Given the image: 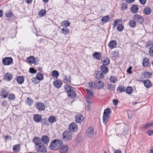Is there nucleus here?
I'll return each instance as SVG.
<instances>
[{
	"label": "nucleus",
	"mask_w": 153,
	"mask_h": 153,
	"mask_svg": "<svg viewBox=\"0 0 153 153\" xmlns=\"http://www.w3.org/2000/svg\"><path fill=\"white\" fill-rule=\"evenodd\" d=\"M33 142L36 145V149L37 152L43 153L47 152L46 147L41 143V139L39 137H34Z\"/></svg>",
	"instance_id": "1"
},
{
	"label": "nucleus",
	"mask_w": 153,
	"mask_h": 153,
	"mask_svg": "<svg viewBox=\"0 0 153 153\" xmlns=\"http://www.w3.org/2000/svg\"><path fill=\"white\" fill-rule=\"evenodd\" d=\"M62 145L63 142L61 140H54L51 143L50 148L52 150H56Z\"/></svg>",
	"instance_id": "2"
},
{
	"label": "nucleus",
	"mask_w": 153,
	"mask_h": 153,
	"mask_svg": "<svg viewBox=\"0 0 153 153\" xmlns=\"http://www.w3.org/2000/svg\"><path fill=\"white\" fill-rule=\"evenodd\" d=\"M62 138L65 141H70L72 138V134L70 131H65L63 133Z\"/></svg>",
	"instance_id": "3"
},
{
	"label": "nucleus",
	"mask_w": 153,
	"mask_h": 153,
	"mask_svg": "<svg viewBox=\"0 0 153 153\" xmlns=\"http://www.w3.org/2000/svg\"><path fill=\"white\" fill-rule=\"evenodd\" d=\"M133 18L136 22H137L139 24H142L144 21L143 17L138 14L134 15Z\"/></svg>",
	"instance_id": "4"
},
{
	"label": "nucleus",
	"mask_w": 153,
	"mask_h": 153,
	"mask_svg": "<svg viewBox=\"0 0 153 153\" xmlns=\"http://www.w3.org/2000/svg\"><path fill=\"white\" fill-rule=\"evenodd\" d=\"M36 109L40 111L44 110L45 108V106L44 104L40 102H37L36 103Z\"/></svg>",
	"instance_id": "5"
},
{
	"label": "nucleus",
	"mask_w": 153,
	"mask_h": 153,
	"mask_svg": "<svg viewBox=\"0 0 153 153\" xmlns=\"http://www.w3.org/2000/svg\"><path fill=\"white\" fill-rule=\"evenodd\" d=\"M94 131L92 127L89 128L87 130L85 134L86 136L88 137H92L94 134Z\"/></svg>",
	"instance_id": "6"
},
{
	"label": "nucleus",
	"mask_w": 153,
	"mask_h": 153,
	"mask_svg": "<svg viewBox=\"0 0 153 153\" xmlns=\"http://www.w3.org/2000/svg\"><path fill=\"white\" fill-rule=\"evenodd\" d=\"M95 87L98 89H100L103 88L104 86V83L101 80H98L96 81L94 84Z\"/></svg>",
	"instance_id": "7"
},
{
	"label": "nucleus",
	"mask_w": 153,
	"mask_h": 153,
	"mask_svg": "<svg viewBox=\"0 0 153 153\" xmlns=\"http://www.w3.org/2000/svg\"><path fill=\"white\" fill-rule=\"evenodd\" d=\"M84 120L83 116L81 114H78L75 117V121L76 123H80L83 122Z\"/></svg>",
	"instance_id": "8"
},
{
	"label": "nucleus",
	"mask_w": 153,
	"mask_h": 153,
	"mask_svg": "<svg viewBox=\"0 0 153 153\" xmlns=\"http://www.w3.org/2000/svg\"><path fill=\"white\" fill-rule=\"evenodd\" d=\"M68 129L70 131L74 132L78 129L77 125L74 123H72L69 125Z\"/></svg>",
	"instance_id": "9"
},
{
	"label": "nucleus",
	"mask_w": 153,
	"mask_h": 153,
	"mask_svg": "<svg viewBox=\"0 0 153 153\" xmlns=\"http://www.w3.org/2000/svg\"><path fill=\"white\" fill-rule=\"evenodd\" d=\"M65 91L67 93L68 95L69 94L71 93L74 90L73 87L67 85H65L64 86Z\"/></svg>",
	"instance_id": "10"
},
{
	"label": "nucleus",
	"mask_w": 153,
	"mask_h": 153,
	"mask_svg": "<svg viewBox=\"0 0 153 153\" xmlns=\"http://www.w3.org/2000/svg\"><path fill=\"white\" fill-rule=\"evenodd\" d=\"M33 118L34 121L37 123L41 122L42 121L41 116L39 114H35L33 115Z\"/></svg>",
	"instance_id": "11"
},
{
	"label": "nucleus",
	"mask_w": 153,
	"mask_h": 153,
	"mask_svg": "<svg viewBox=\"0 0 153 153\" xmlns=\"http://www.w3.org/2000/svg\"><path fill=\"white\" fill-rule=\"evenodd\" d=\"M93 56L94 59L100 60L102 56L101 53L99 52H96L93 53Z\"/></svg>",
	"instance_id": "12"
},
{
	"label": "nucleus",
	"mask_w": 153,
	"mask_h": 153,
	"mask_svg": "<svg viewBox=\"0 0 153 153\" xmlns=\"http://www.w3.org/2000/svg\"><path fill=\"white\" fill-rule=\"evenodd\" d=\"M69 149V147L67 145H65L61 148L59 150V153H67Z\"/></svg>",
	"instance_id": "13"
},
{
	"label": "nucleus",
	"mask_w": 153,
	"mask_h": 153,
	"mask_svg": "<svg viewBox=\"0 0 153 153\" xmlns=\"http://www.w3.org/2000/svg\"><path fill=\"white\" fill-rule=\"evenodd\" d=\"M50 139L47 136L44 135L41 138L42 142L44 144L47 145L49 142Z\"/></svg>",
	"instance_id": "14"
},
{
	"label": "nucleus",
	"mask_w": 153,
	"mask_h": 153,
	"mask_svg": "<svg viewBox=\"0 0 153 153\" xmlns=\"http://www.w3.org/2000/svg\"><path fill=\"white\" fill-rule=\"evenodd\" d=\"M117 45V42L115 40H112L108 44V46L111 49L115 48Z\"/></svg>",
	"instance_id": "15"
},
{
	"label": "nucleus",
	"mask_w": 153,
	"mask_h": 153,
	"mask_svg": "<svg viewBox=\"0 0 153 153\" xmlns=\"http://www.w3.org/2000/svg\"><path fill=\"white\" fill-rule=\"evenodd\" d=\"M53 85L56 88H59L62 85V82L60 80H56L53 82Z\"/></svg>",
	"instance_id": "16"
},
{
	"label": "nucleus",
	"mask_w": 153,
	"mask_h": 153,
	"mask_svg": "<svg viewBox=\"0 0 153 153\" xmlns=\"http://www.w3.org/2000/svg\"><path fill=\"white\" fill-rule=\"evenodd\" d=\"M95 76L98 79H101L104 77V75L102 72L100 71H97L95 74Z\"/></svg>",
	"instance_id": "17"
},
{
	"label": "nucleus",
	"mask_w": 153,
	"mask_h": 153,
	"mask_svg": "<svg viewBox=\"0 0 153 153\" xmlns=\"http://www.w3.org/2000/svg\"><path fill=\"white\" fill-rule=\"evenodd\" d=\"M143 13L146 15H149L151 14L152 12L151 8L148 7H146L143 11Z\"/></svg>",
	"instance_id": "18"
},
{
	"label": "nucleus",
	"mask_w": 153,
	"mask_h": 153,
	"mask_svg": "<svg viewBox=\"0 0 153 153\" xmlns=\"http://www.w3.org/2000/svg\"><path fill=\"white\" fill-rule=\"evenodd\" d=\"M138 6L136 5H133L131 8L132 12L134 13H136L138 12Z\"/></svg>",
	"instance_id": "19"
},
{
	"label": "nucleus",
	"mask_w": 153,
	"mask_h": 153,
	"mask_svg": "<svg viewBox=\"0 0 153 153\" xmlns=\"http://www.w3.org/2000/svg\"><path fill=\"white\" fill-rule=\"evenodd\" d=\"M61 25L67 28L70 25V22L67 20H64L61 22Z\"/></svg>",
	"instance_id": "20"
},
{
	"label": "nucleus",
	"mask_w": 153,
	"mask_h": 153,
	"mask_svg": "<svg viewBox=\"0 0 153 153\" xmlns=\"http://www.w3.org/2000/svg\"><path fill=\"white\" fill-rule=\"evenodd\" d=\"M149 59L148 58L145 57L143 60L142 65L144 67L147 66L149 63Z\"/></svg>",
	"instance_id": "21"
},
{
	"label": "nucleus",
	"mask_w": 153,
	"mask_h": 153,
	"mask_svg": "<svg viewBox=\"0 0 153 153\" xmlns=\"http://www.w3.org/2000/svg\"><path fill=\"white\" fill-rule=\"evenodd\" d=\"M144 86L147 88H149L152 85L150 81L149 80H146L143 82Z\"/></svg>",
	"instance_id": "22"
},
{
	"label": "nucleus",
	"mask_w": 153,
	"mask_h": 153,
	"mask_svg": "<svg viewBox=\"0 0 153 153\" xmlns=\"http://www.w3.org/2000/svg\"><path fill=\"white\" fill-rule=\"evenodd\" d=\"M142 75L144 78H149L152 75V74L149 72H145L142 74Z\"/></svg>",
	"instance_id": "23"
},
{
	"label": "nucleus",
	"mask_w": 153,
	"mask_h": 153,
	"mask_svg": "<svg viewBox=\"0 0 153 153\" xmlns=\"http://www.w3.org/2000/svg\"><path fill=\"white\" fill-rule=\"evenodd\" d=\"M100 69L102 71V72L104 74L107 73L108 71V68L104 65H103L100 66Z\"/></svg>",
	"instance_id": "24"
},
{
	"label": "nucleus",
	"mask_w": 153,
	"mask_h": 153,
	"mask_svg": "<svg viewBox=\"0 0 153 153\" xmlns=\"http://www.w3.org/2000/svg\"><path fill=\"white\" fill-rule=\"evenodd\" d=\"M20 146L19 144H17L13 146V150L15 152H19L20 149Z\"/></svg>",
	"instance_id": "25"
},
{
	"label": "nucleus",
	"mask_w": 153,
	"mask_h": 153,
	"mask_svg": "<svg viewBox=\"0 0 153 153\" xmlns=\"http://www.w3.org/2000/svg\"><path fill=\"white\" fill-rule=\"evenodd\" d=\"M27 62L29 63H33L35 61V58L33 56H31L27 58Z\"/></svg>",
	"instance_id": "26"
},
{
	"label": "nucleus",
	"mask_w": 153,
	"mask_h": 153,
	"mask_svg": "<svg viewBox=\"0 0 153 153\" xmlns=\"http://www.w3.org/2000/svg\"><path fill=\"white\" fill-rule=\"evenodd\" d=\"M2 62L4 65H10V57H6L3 59Z\"/></svg>",
	"instance_id": "27"
},
{
	"label": "nucleus",
	"mask_w": 153,
	"mask_h": 153,
	"mask_svg": "<svg viewBox=\"0 0 153 153\" xmlns=\"http://www.w3.org/2000/svg\"><path fill=\"white\" fill-rule=\"evenodd\" d=\"M16 80L19 84H22L24 81V79L23 76H19L17 77Z\"/></svg>",
	"instance_id": "28"
},
{
	"label": "nucleus",
	"mask_w": 153,
	"mask_h": 153,
	"mask_svg": "<svg viewBox=\"0 0 153 153\" xmlns=\"http://www.w3.org/2000/svg\"><path fill=\"white\" fill-rule=\"evenodd\" d=\"M1 94L2 97H3L4 98H5L7 97L8 95V92L7 90L5 89H3L1 92Z\"/></svg>",
	"instance_id": "29"
},
{
	"label": "nucleus",
	"mask_w": 153,
	"mask_h": 153,
	"mask_svg": "<svg viewBox=\"0 0 153 153\" xmlns=\"http://www.w3.org/2000/svg\"><path fill=\"white\" fill-rule=\"evenodd\" d=\"M48 121L50 123H52L56 121V117L53 116H50L48 119Z\"/></svg>",
	"instance_id": "30"
},
{
	"label": "nucleus",
	"mask_w": 153,
	"mask_h": 153,
	"mask_svg": "<svg viewBox=\"0 0 153 153\" xmlns=\"http://www.w3.org/2000/svg\"><path fill=\"white\" fill-rule=\"evenodd\" d=\"M136 23L134 20H130L128 24L131 27L133 28L136 26Z\"/></svg>",
	"instance_id": "31"
},
{
	"label": "nucleus",
	"mask_w": 153,
	"mask_h": 153,
	"mask_svg": "<svg viewBox=\"0 0 153 153\" xmlns=\"http://www.w3.org/2000/svg\"><path fill=\"white\" fill-rule=\"evenodd\" d=\"M110 82L113 83H115L117 81V79L115 76H111L109 79Z\"/></svg>",
	"instance_id": "32"
},
{
	"label": "nucleus",
	"mask_w": 153,
	"mask_h": 153,
	"mask_svg": "<svg viewBox=\"0 0 153 153\" xmlns=\"http://www.w3.org/2000/svg\"><path fill=\"white\" fill-rule=\"evenodd\" d=\"M125 91L127 94H130L132 93L133 90L131 87L128 86L126 88Z\"/></svg>",
	"instance_id": "33"
},
{
	"label": "nucleus",
	"mask_w": 153,
	"mask_h": 153,
	"mask_svg": "<svg viewBox=\"0 0 153 153\" xmlns=\"http://www.w3.org/2000/svg\"><path fill=\"white\" fill-rule=\"evenodd\" d=\"M109 115H107L103 114V122L105 124H106L108 121L109 118Z\"/></svg>",
	"instance_id": "34"
},
{
	"label": "nucleus",
	"mask_w": 153,
	"mask_h": 153,
	"mask_svg": "<svg viewBox=\"0 0 153 153\" xmlns=\"http://www.w3.org/2000/svg\"><path fill=\"white\" fill-rule=\"evenodd\" d=\"M26 101L27 104L30 106L32 105L33 103V100L32 98H30L29 97H28L27 98Z\"/></svg>",
	"instance_id": "35"
},
{
	"label": "nucleus",
	"mask_w": 153,
	"mask_h": 153,
	"mask_svg": "<svg viewBox=\"0 0 153 153\" xmlns=\"http://www.w3.org/2000/svg\"><path fill=\"white\" fill-rule=\"evenodd\" d=\"M51 74L53 76L56 78H57L59 75V72L57 71H53L52 72Z\"/></svg>",
	"instance_id": "36"
},
{
	"label": "nucleus",
	"mask_w": 153,
	"mask_h": 153,
	"mask_svg": "<svg viewBox=\"0 0 153 153\" xmlns=\"http://www.w3.org/2000/svg\"><path fill=\"white\" fill-rule=\"evenodd\" d=\"M126 90V87L122 85L119 86L117 88V90L120 92H124Z\"/></svg>",
	"instance_id": "37"
},
{
	"label": "nucleus",
	"mask_w": 153,
	"mask_h": 153,
	"mask_svg": "<svg viewBox=\"0 0 153 153\" xmlns=\"http://www.w3.org/2000/svg\"><path fill=\"white\" fill-rule=\"evenodd\" d=\"M109 20V17L108 16H104L101 19V20L104 23L107 22Z\"/></svg>",
	"instance_id": "38"
},
{
	"label": "nucleus",
	"mask_w": 153,
	"mask_h": 153,
	"mask_svg": "<svg viewBox=\"0 0 153 153\" xmlns=\"http://www.w3.org/2000/svg\"><path fill=\"white\" fill-rule=\"evenodd\" d=\"M124 29V26L122 24H120L117 25V29L119 31H122Z\"/></svg>",
	"instance_id": "39"
},
{
	"label": "nucleus",
	"mask_w": 153,
	"mask_h": 153,
	"mask_svg": "<svg viewBox=\"0 0 153 153\" xmlns=\"http://www.w3.org/2000/svg\"><path fill=\"white\" fill-rule=\"evenodd\" d=\"M153 44L152 42L150 41H148L146 43V47L148 48H153Z\"/></svg>",
	"instance_id": "40"
},
{
	"label": "nucleus",
	"mask_w": 153,
	"mask_h": 153,
	"mask_svg": "<svg viewBox=\"0 0 153 153\" xmlns=\"http://www.w3.org/2000/svg\"><path fill=\"white\" fill-rule=\"evenodd\" d=\"M102 62L103 64L105 65H108L110 63L109 59L108 57H106V58L103 60Z\"/></svg>",
	"instance_id": "41"
},
{
	"label": "nucleus",
	"mask_w": 153,
	"mask_h": 153,
	"mask_svg": "<svg viewBox=\"0 0 153 153\" xmlns=\"http://www.w3.org/2000/svg\"><path fill=\"white\" fill-rule=\"evenodd\" d=\"M110 109L109 108L105 109L104 111L103 114L107 115H109L111 113Z\"/></svg>",
	"instance_id": "42"
},
{
	"label": "nucleus",
	"mask_w": 153,
	"mask_h": 153,
	"mask_svg": "<svg viewBox=\"0 0 153 153\" xmlns=\"http://www.w3.org/2000/svg\"><path fill=\"white\" fill-rule=\"evenodd\" d=\"M70 77H68L67 76L65 75L64 77V82L65 83H69L70 82Z\"/></svg>",
	"instance_id": "43"
},
{
	"label": "nucleus",
	"mask_w": 153,
	"mask_h": 153,
	"mask_svg": "<svg viewBox=\"0 0 153 153\" xmlns=\"http://www.w3.org/2000/svg\"><path fill=\"white\" fill-rule=\"evenodd\" d=\"M36 77L40 81L43 79V76L42 74L39 73L36 75Z\"/></svg>",
	"instance_id": "44"
},
{
	"label": "nucleus",
	"mask_w": 153,
	"mask_h": 153,
	"mask_svg": "<svg viewBox=\"0 0 153 153\" xmlns=\"http://www.w3.org/2000/svg\"><path fill=\"white\" fill-rule=\"evenodd\" d=\"M86 91L87 94H89V96L90 97L93 96L94 94L93 91L92 90L88 89H86Z\"/></svg>",
	"instance_id": "45"
},
{
	"label": "nucleus",
	"mask_w": 153,
	"mask_h": 153,
	"mask_svg": "<svg viewBox=\"0 0 153 153\" xmlns=\"http://www.w3.org/2000/svg\"><path fill=\"white\" fill-rule=\"evenodd\" d=\"M121 19H116L114 20V23L113 24V28H114L116 26L117 24H118L119 22H121Z\"/></svg>",
	"instance_id": "46"
},
{
	"label": "nucleus",
	"mask_w": 153,
	"mask_h": 153,
	"mask_svg": "<svg viewBox=\"0 0 153 153\" xmlns=\"http://www.w3.org/2000/svg\"><path fill=\"white\" fill-rule=\"evenodd\" d=\"M32 82L35 84H38L39 83V80L36 77H33L32 79Z\"/></svg>",
	"instance_id": "47"
},
{
	"label": "nucleus",
	"mask_w": 153,
	"mask_h": 153,
	"mask_svg": "<svg viewBox=\"0 0 153 153\" xmlns=\"http://www.w3.org/2000/svg\"><path fill=\"white\" fill-rule=\"evenodd\" d=\"M62 31L65 35H66L69 33V30L67 28L66 29L62 28Z\"/></svg>",
	"instance_id": "48"
},
{
	"label": "nucleus",
	"mask_w": 153,
	"mask_h": 153,
	"mask_svg": "<svg viewBox=\"0 0 153 153\" xmlns=\"http://www.w3.org/2000/svg\"><path fill=\"white\" fill-rule=\"evenodd\" d=\"M4 79L8 81H10V74L7 73L4 74Z\"/></svg>",
	"instance_id": "49"
},
{
	"label": "nucleus",
	"mask_w": 153,
	"mask_h": 153,
	"mask_svg": "<svg viewBox=\"0 0 153 153\" xmlns=\"http://www.w3.org/2000/svg\"><path fill=\"white\" fill-rule=\"evenodd\" d=\"M68 97L72 98H74V97H75L76 96V94L74 91H73L71 93L69 94L68 95Z\"/></svg>",
	"instance_id": "50"
},
{
	"label": "nucleus",
	"mask_w": 153,
	"mask_h": 153,
	"mask_svg": "<svg viewBox=\"0 0 153 153\" xmlns=\"http://www.w3.org/2000/svg\"><path fill=\"white\" fill-rule=\"evenodd\" d=\"M121 8L123 10H126L128 8V4L126 3H123L121 5Z\"/></svg>",
	"instance_id": "51"
},
{
	"label": "nucleus",
	"mask_w": 153,
	"mask_h": 153,
	"mask_svg": "<svg viewBox=\"0 0 153 153\" xmlns=\"http://www.w3.org/2000/svg\"><path fill=\"white\" fill-rule=\"evenodd\" d=\"M46 14V11L44 10H42L39 12V15L40 16H43L45 15Z\"/></svg>",
	"instance_id": "52"
},
{
	"label": "nucleus",
	"mask_w": 153,
	"mask_h": 153,
	"mask_svg": "<svg viewBox=\"0 0 153 153\" xmlns=\"http://www.w3.org/2000/svg\"><path fill=\"white\" fill-rule=\"evenodd\" d=\"M4 17L6 19L9 20L10 18V11H7L5 13Z\"/></svg>",
	"instance_id": "53"
},
{
	"label": "nucleus",
	"mask_w": 153,
	"mask_h": 153,
	"mask_svg": "<svg viewBox=\"0 0 153 153\" xmlns=\"http://www.w3.org/2000/svg\"><path fill=\"white\" fill-rule=\"evenodd\" d=\"M108 89L110 91H113L115 89V87L114 85L111 84H109Z\"/></svg>",
	"instance_id": "54"
},
{
	"label": "nucleus",
	"mask_w": 153,
	"mask_h": 153,
	"mask_svg": "<svg viewBox=\"0 0 153 153\" xmlns=\"http://www.w3.org/2000/svg\"><path fill=\"white\" fill-rule=\"evenodd\" d=\"M29 71L32 74L35 73L36 72V70L33 68H30L29 69Z\"/></svg>",
	"instance_id": "55"
},
{
	"label": "nucleus",
	"mask_w": 153,
	"mask_h": 153,
	"mask_svg": "<svg viewBox=\"0 0 153 153\" xmlns=\"http://www.w3.org/2000/svg\"><path fill=\"white\" fill-rule=\"evenodd\" d=\"M149 49L150 55L152 56H153V48H149Z\"/></svg>",
	"instance_id": "56"
},
{
	"label": "nucleus",
	"mask_w": 153,
	"mask_h": 153,
	"mask_svg": "<svg viewBox=\"0 0 153 153\" xmlns=\"http://www.w3.org/2000/svg\"><path fill=\"white\" fill-rule=\"evenodd\" d=\"M16 98L15 95L12 94H10V100H14Z\"/></svg>",
	"instance_id": "57"
},
{
	"label": "nucleus",
	"mask_w": 153,
	"mask_h": 153,
	"mask_svg": "<svg viewBox=\"0 0 153 153\" xmlns=\"http://www.w3.org/2000/svg\"><path fill=\"white\" fill-rule=\"evenodd\" d=\"M147 133L149 136H151L152 135L153 133V130H149L147 131Z\"/></svg>",
	"instance_id": "58"
},
{
	"label": "nucleus",
	"mask_w": 153,
	"mask_h": 153,
	"mask_svg": "<svg viewBox=\"0 0 153 153\" xmlns=\"http://www.w3.org/2000/svg\"><path fill=\"white\" fill-rule=\"evenodd\" d=\"M132 68V67H130L128 68V69H127V72L129 74H132V71H131V69Z\"/></svg>",
	"instance_id": "59"
},
{
	"label": "nucleus",
	"mask_w": 153,
	"mask_h": 153,
	"mask_svg": "<svg viewBox=\"0 0 153 153\" xmlns=\"http://www.w3.org/2000/svg\"><path fill=\"white\" fill-rule=\"evenodd\" d=\"M113 102L114 105L116 106L118 104V101L117 100L114 99L113 100Z\"/></svg>",
	"instance_id": "60"
},
{
	"label": "nucleus",
	"mask_w": 153,
	"mask_h": 153,
	"mask_svg": "<svg viewBox=\"0 0 153 153\" xmlns=\"http://www.w3.org/2000/svg\"><path fill=\"white\" fill-rule=\"evenodd\" d=\"M89 87L90 88H94L93 83L92 82H89Z\"/></svg>",
	"instance_id": "61"
},
{
	"label": "nucleus",
	"mask_w": 153,
	"mask_h": 153,
	"mask_svg": "<svg viewBox=\"0 0 153 153\" xmlns=\"http://www.w3.org/2000/svg\"><path fill=\"white\" fill-rule=\"evenodd\" d=\"M139 1L141 4L144 5L146 3L147 0H139Z\"/></svg>",
	"instance_id": "62"
},
{
	"label": "nucleus",
	"mask_w": 153,
	"mask_h": 153,
	"mask_svg": "<svg viewBox=\"0 0 153 153\" xmlns=\"http://www.w3.org/2000/svg\"><path fill=\"white\" fill-rule=\"evenodd\" d=\"M128 3H131L133 2L135 0H125Z\"/></svg>",
	"instance_id": "63"
},
{
	"label": "nucleus",
	"mask_w": 153,
	"mask_h": 153,
	"mask_svg": "<svg viewBox=\"0 0 153 153\" xmlns=\"http://www.w3.org/2000/svg\"><path fill=\"white\" fill-rule=\"evenodd\" d=\"M91 104H88L86 106V109L88 111H89L91 108Z\"/></svg>",
	"instance_id": "64"
}]
</instances>
